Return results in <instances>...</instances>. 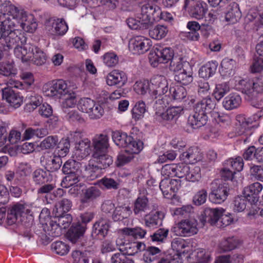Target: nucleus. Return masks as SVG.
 I'll return each mask as SVG.
<instances>
[{
    "mask_svg": "<svg viewBox=\"0 0 263 263\" xmlns=\"http://www.w3.org/2000/svg\"><path fill=\"white\" fill-rule=\"evenodd\" d=\"M80 166L79 162L72 159L66 161L62 168V172L66 175L63 179L62 183H67L68 186L77 183L80 181Z\"/></svg>",
    "mask_w": 263,
    "mask_h": 263,
    "instance_id": "f257e3e1",
    "label": "nucleus"
},
{
    "mask_svg": "<svg viewBox=\"0 0 263 263\" xmlns=\"http://www.w3.org/2000/svg\"><path fill=\"white\" fill-rule=\"evenodd\" d=\"M229 190L228 183L220 180H215L211 183L209 199L213 203H221L226 200Z\"/></svg>",
    "mask_w": 263,
    "mask_h": 263,
    "instance_id": "f03ea898",
    "label": "nucleus"
},
{
    "mask_svg": "<svg viewBox=\"0 0 263 263\" xmlns=\"http://www.w3.org/2000/svg\"><path fill=\"white\" fill-rule=\"evenodd\" d=\"M78 107L82 112L88 114L92 118H100L104 114L103 107L88 98L81 99Z\"/></svg>",
    "mask_w": 263,
    "mask_h": 263,
    "instance_id": "7ed1b4c3",
    "label": "nucleus"
},
{
    "mask_svg": "<svg viewBox=\"0 0 263 263\" xmlns=\"http://www.w3.org/2000/svg\"><path fill=\"white\" fill-rule=\"evenodd\" d=\"M44 92L47 96L60 97L69 93L67 85L63 80L52 81L43 87Z\"/></svg>",
    "mask_w": 263,
    "mask_h": 263,
    "instance_id": "20e7f679",
    "label": "nucleus"
},
{
    "mask_svg": "<svg viewBox=\"0 0 263 263\" xmlns=\"http://www.w3.org/2000/svg\"><path fill=\"white\" fill-rule=\"evenodd\" d=\"M29 212L26 206L21 203L13 205L7 211L6 222L9 225H12L16 222H22L23 218Z\"/></svg>",
    "mask_w": 263,
    "mask_h": 263,
    "instance_id": "39448f33",
    "label": "nucleus"
},
{
    "mask_svg": "<svg viewBox=\"0 0 263 263\" xmlns=\"http://www.w3.org/2000/svg\"><path fill=\"white\" fill-rule=\"evenodd\" d=\"M160 14V8L158 6L146 4L141 7L139 14L142 21L145 22V24L149 27L154 22L159 21V15Z\"/></svg>",
    "mask_w": 263,
    "mask_h": 263,
    "instance_id": "423d86ee",
    "label": "nucleus"
},
{
    "mask_svg": "<svg viewBox=\"0 0 263 263\" xmlns=\"http://www.w3.org/2000/svg\"><path fill=\"white\" fill-rule=\"evenodd\" d=\"M150 91L153 98L156 99L158 96L165 94L168 91L167 83L165 78L157 76L151 80Z\"/></svg>",
    "mask_w": 263,
    "mask_h": 263,
    "instance_id": "0eeeda50",
    "label": "nucleus"
},
{
    "mask_svg": "<svg viewBox=\"0 0 263 263\" xmlns=\"http://www.w3.org/2000/svg\"><path fill=\"white\" fill-rule=\"evenodd\" d=\"M177 235L190 236L197 233V222L195 219H185L179 222L175 228Z\"/></svg>",
    "mask_w": 263,
    "mask_h": 263,
    "instance_id": "6e6552de",
    "label": "nucleus"
},
{
    "mask_svg": "<svg viewBox=\"0 0 263 263\" xmlns=\"http://www.w3.org/2000/svg\"><path fill=\"white\" fill-rule=\"evenodd\" d=\"M129 48L135 53L143 54L152 46L151 41L144 36H138L132 39L129 42Z\"/></svg>",
    "mask_w": 263,
    "mask_h": 263,
    "instance_id": "1a4fd4ad",
    "label": "nucleus"
},
{
    "mask_svg": "<svg viewBox=\"0 0 263 263\" xmlns=\"http://www.w3.org/2000/svg\"><path fill=\"white\" fill-rule=\"evenodd\" d=\"M68 29V26L63 18L50 19L46 25V29L49 33L55 36H63Z\"/></svg>",
    "mask_w": 263,
    "mask_h": 263,
    "instance_id": "9d476101",
    "label": "nucleus"
},
{
    "mask_svg": "<svg viewBox=\"0 0 263 263\" xmlns=\"http://www.w3.org/2000/svg\"><path fill=\"white\" fill-rule=\"evenodd\" d=\"M2 98L9 104V106L17 108L23 102V97L15 91L12 87H6L2 90Z\"/></svg>",
    "mask_w": 263,
    "mask_h": 263,
    "instance_id": "9b49d317",
    "label": "nucleus"
},
{
    "mask_svg": "<svg viewBox=\"0 0 263 263\" xmlns=\"http://www.w3.org/2000/svg\"><path fill=\"white\" fill-rule=\"evenodd\" d=\"M7 13L4 11L0 16V32L4 34L12 32L22 31L21 30V23L16 21L13 17H8L4 20Z\"/></svg>",
    "mask_w": 263,
    "mask_h": 263,
    "instance_id": "f8f14e48",
    "label": "nucleus"
},
{
    "mask_svg": "<svg viewBox=\"0 0 263 263\" xmlns=\"http://www.w3.org/2000/svg\"><path fill=\"white\" fill-rule=\"evenodd\" d=\"M111 221L107 218L101 217L93 224L92 235L98 238H104L108 233Z\"/></svg>",
    "mask_w": 263,
    "mask_h": 263,
    "instance_id": "ddd939ff",
    "label": "nucleus"
},
{
    "mask_svg": "<svg viewBox=\"0 0 263 263\" xmlns=\"http://www.w3.org/2000/svg\"><path fill=\"white\" fill-rule=\"evenodd\" d=\"M223 212V209L206 208L201 214V220L203 223H208L217 227L220 215Z\"/></svg>",
    "mask_w": 263,
    "mask_h": 263,
    "instance_id": "4468645a",
    "label": "nucleus"
},
{
    "mask_svg": "<svg viewBox=\"0 0 263 263\" xmlns=\"http://www.w3.org/2000/svg\"><path fill=\"white\" fill-rule=\"evenodd\" d=\"M1 10L5 12L7 14L11 16L14 19L20 23L26 21L27 16V12L21 7H16L13 4H7L1 6Z\"/></svg>",
    "mask_w": 263,
    "mask_h": 263,
    "instance_id": "2eb2a0df",
    "label": "nucleus"
},
{
    "mask_svg": "<svg viewBox=\"0 0 263 263\" xmlns=\"http://www.w3.org/2000/svg\"><path fill=\"white\" fill-rule=\"evenodd\" d=\"M41 162L43 163L47 171L50 172L58 171L62 164L61 157L54 154L44 156L41 159Z\"/></svg>",
    "mask_w": 263,
    "mask_h": 263,
    "instance_id": "dca6fc26",
    "label": "nucleus"
},
{
    "mask_svg": "<svg viewBox=\"0 0 263 263\" xmlns=\"http://www.w3.org/2000/svg\"><path fill=\"white\" fill-rule=\"evenodd\" d=\"M92 154L108 152L109 147L108 136L104 134L96 135L92 139Z\"/></svg>",
    "mask_w": 263,
    "mask_h": 263,
    "instance_id": "f3484780",
    "label": "nucleus"
},
{
    "mask_svg": "<svg viewBox=\"0 0 263 263\" xmlns=\"http://www.w3.org/2000/svg\"><path fill=\"white\" fill-rule=\"evenodd\" d=\"M154 54L152 57L154 59L152 62L154 66H156L158 63H166L174 58L173 51L170 48H163L160 46L159 48L156 47L154 49Z\"/></svg>",
    "mask_w": 263,
    "mask_h": 263,
    "instance_id": "a211bd4d",
    "label": "nucleus"
},
{
    "mask_svg": "<svg viewBox=\"0 0 263 263\" xmlns=\"http://www.w3.org/2000/svg\"><path fill=\"white\" fill-rule=\"evenodd\" d=\"M237 133L238 135L251 136L252 134V120L243 115L236 116Z\"/></svg>",
    "mask_w": 263,
    "mask_h": 263,
    "instance_id": "6ab92c4d",
    "label": "nucleus"
},
{
    "mask_svg": "<svg viewBox=\"0 0 263 263\" xmlns=\"http://www.w3.org/2000/svg\"><path fill=\"white\" fill-rule=\"evenodd\" d=\"M127 77L125 72L118 70H114L107 74L106 78L108 85L123 86L126 83Z\"/></svg>",
    "mask_w": 263,
    "mask_h": 263,
    "instance_id": "aec40b11",
    "label": "nucleus"
},
{
    "mask_svg": "<svg viewBox=\"0 0 263 263\" xmlns=\"http://www.w3.org/2000/svg\"><path fill=\"white\" fill-rule=\"evenodd\" d=\"M34 46L31 44L20 45L15 50L14 54L16 57L21 60L23 63L30 61L33 55Z\"/></svg>",
    "mask_w": 263,
    "mask_h": 263,
    "instance_id": "412c9836",
    "label": "nucleus"
},
{
    "mask_svg": "<svg viewBox=\"0 0 263 263\" xmlns=\"http://www.w3.org/2000/svg\"><path fill=\"white\" fill-rule=\"evenodd\" d=\"M193 115L188 118L187 124L193 129H198L204 126L208 122L207 115L194 108Z\"/></svg>",
    "mask_w": 263,
    "mask_h": 263,
    "instance_id": "4be33fe9",
    "label": "nucleus"
},
{
    "mask_svg": "<svg viewBox=\"0 0 263 263\" xmlns=\"http://www.w3.org/2000/svg\"><path fill=\"white\" fill-rule=\"evenodd\" d=\"M262 190V184L256 182L245 187L243 194L248 197V202L252 205L257 203L259 194Z\"/></svg>",
    "mask_w": 263,
    "mask_h": 263,
    "instance_id": "5701e85b",
    "label": "nucleus"
},
{
    "mask_svg": "<svg viewBox=\"0 0 263 263\" xmlns=\"http://www.w3.org/2000/svg\"><path fill=\"white\" fill-rule=\"evenodd\" d=\"M182 110L183 108L181 107H170L164 112L156 111L155 118L160 122L173 120L177 119Z\"/></svg>",
    "mask_w": 263,
    "mask_h": 263,
    "instance_id": "b1692460",
    "label": "nucleus"
},
{
    "mask_svg": "<svg viewBox=\"0 0 263 263\" xmlns=\"http://www.w3.org/2000/svg\"><path fill=\"white\" fill-rule=\"evenodd\" d=\"M86 230L80 223L73 224L67 232V238L72 243H79L84 238Z\"/></svg>",
    "mask_w": 263,
    "mask_h": 263,
    "instance_id": "393cba45",
    "label": "nucleus"
},
{
    "mask_svg": "<svg viewBox=\"0 0 263 263\" xmlns=\"http://www.w3.org/2000/svg\"><path fill=\"white\" fill-rule=\"evenodd\" d=\"M241 15V12L237 3L232 2L229 5L225 15L226 21L231 24H235L240 20Z\"/></svg>",
    "mask_w": 263,
    "mask_h": 263,
    "instance_id": "a878e982",
    "label": "nucleus"
},
{
    "mask_svg": "<svg viewBox=\"0 0 263 263\" xmlns=\"http://www.w3.org/2000/svg\"><path fill=\"white\" fill-rule=\"evenodd\" d=\"M192 74V67L190 63H186L184 65V69L175 74V80L182 85H187L193 81Z\"/></svg>",
    "mask_w": 263,
    "mask_h": 263,
    "instance_id": "bb28decb",
    "label": "nucleus"
},
{
    "mask_svg": "<svg viewBox=\"0 0 263 263\" xmlns=\"http://www.w3.org/2000/svg\"><path fill=\"white\" fill-rule=\"evenodd\" d=\"M107 153V152H104L92 154V160L101 170L105 169L112 164V157Z\"/></svg>",
    "mask_w": 263,
    "mask_h": 263,
    "instance_id": "cd10ccee",
    "label": "nucleus"
},
{
    "mask_svg": "<svg viewBox=\"0 0 263 263\" xmlns=\"http://www.w3.org/2000/svg\"><path fill=\"white\" fill-rule=\"evenodd\" d=\"M202 154L197 147H192L186 152H183L181 158L186 163L194 164L201 160Z\"/></svg>",
    "mask_w": 263,
    "mask_h": 263,
    "instance_id": "c85d7f7f",
    "label": "nucleus"
},
{
    "mask_svg": "<svg viewBox=\"0 0 263 263\" xmlns=\"http://www.w3.org/2000/svg\"><path fill=\"white\" fill-rule=\"evenodd\" d=\"M163 214L159 211L152 213L145 216L144 218L145 226L150 229H155L162 225Z\"/></svg>",
    "mask_w": 263,
    "mask_h": 263,
    "instance_id": "c756f323",
    "label": "nucleus"
},
{
    "mask_svg": "<svg viewBox=\"0 0 263 263\" xmlns=\"http://www.w3.org/2000/svg\"><path fill=\"white\" fill-rule=\"evenodd\" d=\"M215 106L216 102L215 100L210 97H206L197 102L195 104L194 108L197 110L201 111V112L207 115L215 108Z\"/></svg>",
    "mask_w": 263,
    "mask_h": 263,
    "instance_id": "7c9ffc66",
    "label": "nucleus"
},
{
    "mask_svg": "<svg viewBox=\"0 0 263 263\" xmlns=\"http://www.w3.org/2000/svg\"><path fill=\"white\" fill-rule=\"evenodd\" d=\"M143 260L146 263L157 261L161 254V250L158 247L149 246L144 250Z\"/></svg>",
    "mask_w": 263,
    "mask_h": 263,
    "instance_id": "2f4dec72",
    "label": "nucleus"
},
{
    "mask_svg": "<svg viewBox=\"0 0 263 263\" xmlns=\"http://www.w3.org/2000/svg\"><path fill=\"white\" fill-rule=\"evenodd\" d=\"M240 89L242 92L245 93L247 97V99H252L255 98L254 93V81L249 79H242L238 82Z\"/></svg>",
    "mask_w": 263,
    "mask_h": 263,
    "instance_id": "473e14b6",
    "label": "nucleus"
},
{
    "mask_svg": "<svg viewBox=\"0 0 263 263\" xmlns=\"http://www.w3.org/2000/svg\"><path fill=\"white\" fill-rule=\"evenodd\" d=\"M149 210L148 199L145 196H139L135 201L133 211L135 215H141Z\"/></svg>",
    "mask_w": 263,
    "mask_h": 263,
    "instance_id": "72a5a7b5",
    "label": "nucleus"
},
{
    "mask_svg": "<svg viewBox=\"0 0 263 263\" xmlns=\"http://www.w3.org/2000/svg\"><path fill=\"white\" fill-rule=\"evenodd\" d=\"M32 179L35 185H41L49 182L50 174L42 168L36 169L32 173Z\"/></svg>",
    "mask_w": 263,
    "mask_h": 263,
    "instance_id": "f704fd0d",
    "label": "nucleus"
},
{
    "mask_svg": "<svg viewBox=\"0 0 263 263\" xmlns=\"http://www.w3.org/2000/svg\"><path fill=\"white\" fill-rule=\"evenodd\" d=\"M241 99L236 93H231L227 96L222 102L223 107L227 110H232L237 108L241 104Z\"/></svg>",
    "mask_w": 263,
    "mask_h": 263,
    "instance_id": "c9c22d12",
    "label": "nucleus"
},
{
    "mask_svg": "<svg viewBox=\"0 0 263 263\" xmlns=\"http://www.w3.org/2000/svg\"><path fill=\"white\" fill-rule=\"evenodd\" d=\"M112 139L115 144L122 147H127L128 142L132 140V137L128 136L126 133L119 130L112 132Z\"/></svg>",
    "mask_w": 263,
    "mask_h": 263,
    "instance_id": "e433bc0d",
    "label": "nucleus"
},
{
    "mask_svg": "<svg viewBox=\"0 0 263 263\" xmlns=\"http://www.w3.org/2000/svg\"><path fill=\"white\" fill-rule=\"evenodd\" d=\"M101 195L100 189L96 186H91L83 191V196L81 202L83 204L87 203L99 197Z\"/></svg>",
    "mask_w": 263,
    "mask_h": 263,
    "instance_id": "4c0bfd02",
    "label": "nucleus"
},
{
    "mask_svg": "<svg viewBox=\"0 0 263 263\" xmlns=\"http://www.w3.org/2000/svg\"><path fill=\"white\" fill-rule=\"evenodd\" d=\"M240 241L234 236L223 239L219 245L221 252L230 251L236 248L240 245Z\"/></svg>",
    "mask_w": 263,
    "mask_h": 263,
    "instance_id": "58836bf2",
    "label": "nucleus"
},
{
    "mask_svg": "<svg viewBox=\"0 0 263 263\" xmlns=\"http://www.w3.org/2000/svg\"><path fill=\"white\" fill-rule=\"evenodd\" d=\"M235 62L233 59L225 58L221 62L220 72L223 77H230L234 73Z\"/></svg>",
    "mask_w": 263,
    "mask_h": 263,
    "instance_id": "ea45409f",
    "label": "nucleus"
},
{
    "mask_svg": "<svg viewBox=\"0 0 263 263\" xmlns=\"http://www.w3.org/2000/svg\"><path fill=\"white\" fill-rule=\"evenodd\" d=\"M218 64L216 61H211L202 66L199 70L201 78L206 79L212 76L216 72Z\"/></svg>",
    "mask_w": 263,
    "mask_h": 263,
    "instance_id": "a19ab883",
    "label": "nucleus"
},
{
    "mask_svg": "<svg viewBox=\"0 0 263 263\" xmlns=\"http://www.w3.org/2000/svg\"><path fill=\"white\" fill-rule=\"evenodd\" d=\"M146 246L142 242L133 241L126 243L125 247L123 249L125 251V253L128 255H134L138 252L144 251Z\"/></svg>",
    "mask_w": 263,
    "mask_h": 263,
    "instance_id": "79ce46f5",
    "label": "nucleus"
},
{
    "mask_svg": "<svg viewBox=\"0 0 263 263\" xmlns=\"http://www.w3.org/2000/svg\"><path fill=\"white\" fill-rule=\"evenodd\" d=\"M71 206L72 202L70 200L63 198L55 204L53 212L55 215H61L67 213L71 209Z\"/></svg>",
    "mask_w": 263,
    "mask_h": 263,
    "instance_id": "37998d69",
    "label": "nucleus"
},
{
    "mask_svg": "<svg viewBox=\"0 0 263 263\" xmlns=\"http://www.w3.org/2000/svg\"><path fill=\"white\" fill-rule=\"evenodd\" d=\"M131 212L130 208L128 206H117L114 211L112 216V219L115 221H122L128 218Z\"/></svg>",
    "mask_w": 263,
    "mask_h": 263,
    "instance_id": "c03bdc74",
    "label": "nucleus"
},
{
    "mask_svg": "<svg viewBox=\"0 0 263 263\" xmlns=\"http://www.w3.org/2000/svg\"><path fill=\"white\" fill-rule=\"evenodd\" d=\"M122 233L134 239H142L146 234V230L140 227L124 228L121 230Z\"/></svg>",
    "mask_w": 263,
    "mask_h": 263,
    "instance_id": "a18cd8bd",
    "label": "nucleus"
},
{
    "mask_svg": "<svg viewBox=\"0 0 263 263\" xmlns=\"http://www.w3.org/2000/svg\"><path fill=\"white\" fill-rule=\"evenodd\" d=\"M260 16L256 12L250 11L245 18V28L248 30L254 29L255 27L259 25Z\"/></svg>",
    "mask_w": 263,
    "mask_h": 263,
    "instance_id": "49530a36",
    "label": "nucleus"
},
{
    "mask_svg": "<svg viewBox=\"0 0 263 263\" xmlns=\"http://www.w3.org/2000/svg\"><path fill=\"white\" fill-rule=\"evenodd\" d=\"M208 11V5L202 1H198L192 10V15L193 17L200 20L202 18Z\"/></svg>",
    "mask_w": 263,
    "mask_h": 263,
    "instance_id": "de8ad7c7",
    "label": "nucleus"
},
{
    "mask_svg": "<svg viewBox=\"0 0 263 263\" xmlns=\"http://www.w3.org/2000/svg\"><path fill=\"white\" fill-rule=\"evenodd\" d=\"M76 144V153L78 155L81 153L82 158H84L89 154L90 142L88 139L81 140Z\"/></svg>",
    "mask_w": 263,
    "mask_h": 263,
    "instance_id": "09e8293b",
    "label": "nucleus"
},
{
    "mask_svg": "<svg viewBox=\"0 0 263 263\" xmlns=\"http://www.w3.org/2000/svg\"><path fill=\"white\" fill-rule=\"evenodd\" d=\"M146 111V107L143 101L137 102L132 109V117L137 121L142 119Z\"/></svg>",
    "mask_w": 263,
    "mask_h": 263,
    "instance_id": "8fccbe9b",
    "label": "nucleus"
},
{
    "mask_svg": "<svg viewBox=\"0 0 263 263\" xmlns=\"http://www.w3.org/2000/svg\"><path fill=\"white\" fill-rule=\"evenodd\" d=\"M26 98L28 101L27 107L32 110H33L37 106H40L42 102V97L34 92L27 94Z\"/></svg>",
    "mask_w": 263,
    "mask_h": 263,
    "instance_id": "3c124183",
    "label": "nucleus"
},
{
    "mask_svg": "<svg viewBox=\"0 0 263 263\" xmlns=\"http://www.w3.org/2000/svg\"><path fill=\"white\" fill-rule=\"evenodd\" d=\"M70 147L69 138H62L59 142L55 152L57 151V154L59 156L64 157L69 153Z\"/></svg>",
    "mask_w": 263,
    "mask_h": 263,
    "instance_id": "603ef678",
    "label": "nucleus"
},
{
    "mask_svg": "<svg viewBox=\"0 0 263 263\" xmlns=\"http://www.w3.org/2000/svg\"><path fill=\"white\" fill-rule=\"evenodd\" d=\"M168 32L166 27L163 25H157L149 31V36L155 40H160L164 37Z\"/></svg>",
    "mask_w": 263,
    "mask_h": 263,
    "instance_id": "864d4df0",
    "label": "nucleus"
},
{
    "mask_svg": "<svg viewBox=\"0 0 263 263\" xmlns=\"http://www.w3.org/2000/svg\"><path fill=\"white\" fill-rule=\"evenodd\" d=\"M126 22L128 27L132 29H145L149 27L147 24H145V22L142 21L139 14H138L137 18L129 17L127 19Z\"/></svg>",
    "mask_w": 263,
    "mask_h": 263,
    "instance_id": "5fc2aeb1",
    "label": "nucleus"
},
{
    "mask_svg": "<svg viewBox=\"0 0 263 263\" xmlns=\"http://www.w3.org/2000/svg\"><path fill=\"white\" fill-rule=\"evenodd\" d=\"M30 61L36 65H42L46 62V54L41 49L34 46L33 55Z\"/></svg>",
    "mask_w": 263,
    "mask_h": 263,
    "instance_id": "6e6d98bb",
    "label": "nucleus"
},
{
    "mask_svg": "<svg viewBox=\"0 0 263 263\" xmlns=\"http://www.w3.org/2000/svg\"><path fill=\"white\" fill-rule=\"evenodd\" d=\"M190 257L195 258L194 263H208L210 259V256L206 253L204 250H197L193 252Z\"/></svg>",
    "mask_w": 263,
    "mask_h": 263,
    "instance_id": "4d7b16f0",
    "label": "nucleus"
},
{
    "mask_svg": "<svg viewBox=\"0 0 263 263\" xmlns=\"http://www.w3.org/2000/svg\"><path fill=\"white\" fill-rule=\"evenodd\" d=\"M21 30H24V31L30 33H32L35 31L37 28V24L34 21L32 15H28L26 19V21H24L23 22L21 23Z\"/></svg>",
    "mask_w": 263,
    "mask_h": 263,
    "instance_id": "13d9d810",
    "label": "nucleus"
},
{
    "mask_svg": "<svg viewBox=\"0 0 263 263\" xmlns=\"http://www.w3.org/2000/svg\"><path fill=\"white\" fill-rule=\"evenodd\" d=\"M100 182L107 190H118L120 187V182L119 179L104 177L100 180Z\"/></svg>",
    "mask_w": 263,
    "mask_h": 263,
    "instance_id": "bf43d9fd",
    "label": "nucleus"
},
{
    "mask_svg": "<svg viewBox=\"0 0 263 263\" xmlns=\"http://www.w3.org/2000/svg\"><path fill=\"white\" fill-rule=\"evenodd\" d=\"M167 229L160 228L156 231L153 234L149 235V238L153 242H163L168 236Z\"/></svg>",
    "mask_w": 263,
    "mask_h": 263,
    "instance_id": "052dcab7",
    "label": "nucleus"
},
{
    "mask_svg": "<svg viewBox=\"0 0 263 263\" xmlns=\"http://www.w3.org/2000/svg\"><path fill=\"white\" fill-rule=\"evenodd\" d=\"M57 218V222L59 225V228L60 229L67 228L72 220V216L69 214H64L61 215H55Z\"/></svg>",
    "mask_w": 263,
    "mask_h": 263,
    "instance_id": "680f3d73",
    "label": "nucleus"
},
{
    "mask_svg": "<svg viewBox=\"0 0 263 263\" xmlns=\"http://www.w3.org/2000/svg\"><path fill=\"white\" fill-rule=\"evenodd\" d=\"M67 96L65 98L62 104V108L65 112H68V109L75 106L77 103V100L74 92L67 94Z\"/></svg>",
    "mask_w": 263,
    "mask_h": 263,
    "instance_id": "e2e57ef3",
    "label": "nucleus"
},
{
    "mask_svg": "<svg viewBox=\"0 0 263 263\" xmlns=\"http://www.w3.org/2000/svg\"><path fill=\"white\" fill-rule=\"evenodd\" d=\"M229 91V86L226 83L217 84L214 91L215 99L219 101Z\"/></svg>",
    "mask_w": 263,
    "mask_h": 263,
    "instance_id": "0e129e2a",
    "label": "nucleus"
},
{
    "mask_svg": "<svg viewBox=\"0 0 263 263\" xmlns=\"http://www.w3.org/2000/svg\"><path fill=\"white\" fill-rule=\"evenodd\" d=\"M247 202H249L248 197L245 195L235 197L233 201L234 210L238 212L243 211L246 208Z\"/></svg>",
    "mask_w": 263,
    "mask_h": 263,
    "instance_id": "69168bd1",
    "label": "nucleus"
},
{
    "mask_svg": "<svg viewBox=\"0 0 263 263\" xmlns=\"http://www.w3.org/2000/svg\"><path fill=\"white\" fill-rule=\"evenodd\" d=\"M150 87L151 82L147 80L137 82L134 85L135 91L139 95H144L147 91L151 93Z\"/></svg>",
    "mask_w": 263,
    "mask_h": 263,
    "instance_id": "338daca9",
    "label": "nucleus"
},
{
    "mask_svg": "<svg viewBox=\"0 0 263 263\" xmlns=\"http://www.w3.org/2000/svg\"><path fill=\"white\" fill-rule=\"evenodd\" d=\"M186 63H189L187 62H183L180 58H173L170 63L171 69L174 71L176 73L182 71V69H184V65Z\"/></svg>",
    "mask_w": 263,
    "mask_h": 263,
    "instance_id": "774afa93",
    "label": "nucleus"
}]
</instances>
